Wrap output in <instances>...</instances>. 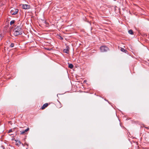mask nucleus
Instances as JSON below:
<instances>
[{
    "label": "nucleus",
    "mask_w": 149,
    "mask_h": 149,
    "mask_svg": "<svg viewBox=\"0 0 149 149\" xmlns=\"http://www.w3.org/2000/svg\"><path fill=\"white\" fill-rule=\"evenodd\" d=\"M22 33V31L20 27L17 26L14 30V34L15 36L19 35H21Z\"/></svg>",
    "instance_id": "nucleus-1"
},
{
    "label": "nucleus",
    "mask_w": 149,
    "mask_h": 149,
    "mask_svg": "<svg viewBox=\"0 0 149 149\" xmlns=\"http://www.w3.org/2000/svg\"><path fill=\"white\" fill-rule=\"evenodd\" d=\"M18 11V10L17 9L12 8L10 11V13L12 15H15L17 13Z\"/></svg>",
    "instance_id": "nucleus-2"
},
{
    "label": "nucleus",
    "mask_w": 149,
    "mask_h": 149,
    "mask_svg": "<svg viewBox=\"0 0 149 149\" xmlns=\"http://www.w3.org/2000/svg\"><path fill=\"white\" fill-rule=\"evenodd\" d=\"M109 49L108 48L105 46H102L100 47V50L101 52H106Z\"/></svg>",
    "instance_id": "nucleus-3"
},
{
    "label": "nucleus",
    "mask_w": 149,
    "mask_h": 149,
    "mask_svg": "<svg viewBox=\"0 0 149 149\" xmlns=\"http://www.w3.org/2000/svg\"><path fill=\"white\" fill-rule=\"evenodd\" d=\"M22 7L25 9H28L30 8V6L26 4L23 5Z\"/></svg>",
    "instance_id": "nucleus-4"
},
{
    "label": "nucleus",
    "mask_w": 149,
    "mask_h": 149,
    "mask_svg": "<svg viewBox=\"0 0 149 149\" xmlns=\"http://www.w3.org/2000/svg\"><path fill=\"white\" fill-rule=\"evenodd\" d=\"M48 104L45 103L44 104L42 107V109H44L45 107H47L48 106Z\"/></svg>",
    "instance_id": "nucleus-5"
},
{
    "label": "nucleus",
    "mask_w": 149,
    "mask_h": 149,
    "mask_svg": "<svg viewBox=\"0 0 149 149\" xmlns=\"http://www.w3.org/2000/svg\"><path fill=\"white\" fill-rule=\"evenodd\" d=\"M21 142L20 141H16V145L17 146H19Z\"/></svg>",
    "instance_id": "nucleus-6"
},
{
    "label": "nucleus",
    "mask_w": 149,
    "mask_h": 149,
    "mask_svg": "<svg viewBox=\"0 0 149 149\" xmlns=\"http://www.w3.org/2000/svg\"><path fill=\"white\" fill-rule=\"evenodd\" d=\"M68 51H69V50L68 49V48L67 49H64L63 50L64 52H65L67 53H68Z\"/></svg>",
    "instance_id": "nucleus-7"
},
{
    "label": "nucleus",
    "mask_w": 149,
    "mask_h": 149,
    "mask_svg": "<svg viewBox=\"0 0 149 149\" xmlns=\"http://www.w3.org/2000/svg\"><path fill=\"white\" fill-rule=\"evenodd\" d=\"M68 67L72 69L73 67V65L72 64H69Z\"/></svg>",
    "instance_id": "nucleus-8"
},
{
    "label": "nucleus",
    "mask_w": 149,
    "mask_h": 149,
    "mask_svg": "<svg viewBox=\"0 0 149 149\" xmlns=\"http://www.w3.org/2000/svg\"><path fill=\"white\" fill-rule=\"evenodd\" d=\"M15 22V21L14 20H13L10 21V24L11 25H12L14 24Z\"/></svg>",
    "instance_id": "nucleus-9"
},
{
    "label": "nucleus",
    "mask_w": 149,
    "mask_h": 149,
    "mask_svg": "<svg viewBox=\"0 0 149 149\" xmlns=\"http://www.w3.org/2000/svg\"><path fill=\"white\" fill-rule=\"evenodd\" d=\"M128 32L129 33L131 34H133V32L132 30H129Z\"/></svg>",
    "instance_id": "nucleus-10"
},
{
    "label": "nucleus",
    "mask_w": 149,
    "mask_h": 149,
    "mask_svg": "<svg viewBox=\"0 0 149 149\" xmlns=\"http://www.w3.org/2000/svg\"><path fill=\"white\" fill-rule=\"evenodd\" d=\"M20 132H21L20 134H23L25 132H24V131H20Z\"/></svg>",
    "instance_id": "nucleus-11"
},
{
    "label": "nucleus",
    "mask_w": 149,
    "mask_h": 149,
    "mask_svg": "<svg viewBox=\"0 0 149 149\" xmlns=\"http://www.w3.org/2000/svg\"><path fill=\"white\" fill-rule=\"evenodd\" d=\"M14 46V44L13 43H11L10 46V47H13Z\"/></svg>",
    "instance_id": "nucleus-12"
},
{
    "label": "nucleus",
    "mask_w": 149,
    "mask_h": 149,
    "mask_svg": "<svg viewBox=\"0 0 149 149\" xmlns=\"http://www.w3.org/2000/svg\"><path fill=\"white\" fill-rule=\"evenodd\" d=\"M121 50L123 52H125L126 51L125 49L124 48H121Z\"/></svg>",
    "instance_id": "nucleus-13"
},
{
    "label": "nucleus",
    "mask_w": 149,
    "mask_h": 149,
    "mask_svg": "<svg viewBox=\"0 0 149 149\" xmlns=\"http://www.w3.org/2000/svg\"><path fill=\"white\" fill-rule=\"evenodd\" d=\"M29 128H27V129H26V130H24V132H27L28 131H29Z\"/></svg>",
    "instance_id": "nucleus-14"
},
{
    "label": "nucleus",
    "mask_w": 149,
    "mask_h": 149,
    "mask_svg": "<svg viewBox=\"0 0 149 149\" xmlns=\"http://www.w3.org/2000/svg\"><path fill=\"white\" fill-rule=\"evenodd\" d=\"M12 130L11 129H10V130H9L8 131V133H10V132H12Z\"/></svg>",
    "instance_id": "nucleus-15"
},
{
    "label": "nucleus",
    "mask_w": 149,
    "mask_h": 149,
    "mask_svg": "<svg viewBox=\"0 0 149 149\" xmlns=\"http://www.w3.org/2000/svg\"><path fill=\"white\" fill-rule=\"evenodd\" d=\"M1 38V35L0 34V39Z\"/></svg>",
    "instance_id": "nucleus-16"
},
{
    "label": "nucleus",
    "mask_w": 149,
    "mask_h": 149,
    "mask_svg": "<svg viewBox=\"0 0 149 149\" xmlns=\"http://www.w3.org/2000/svg\"><path fill=\"white\" fill-rule=\"evenodd\" d=\"M63 39V38H61V39Z\"/></svg>",
    "instance_id": "nucleus-17"
}]
</instances>
